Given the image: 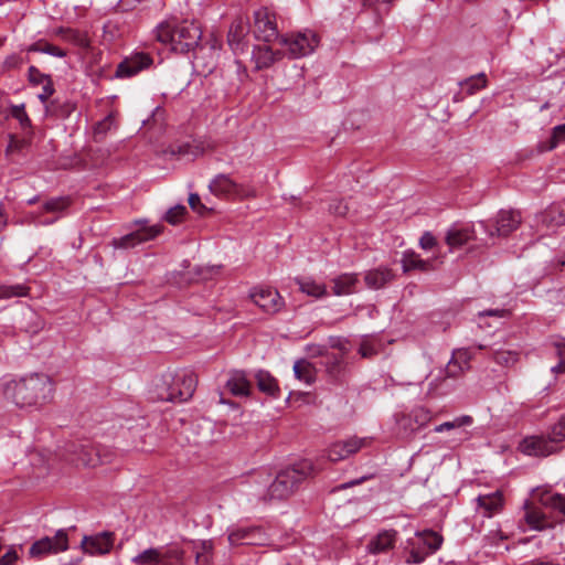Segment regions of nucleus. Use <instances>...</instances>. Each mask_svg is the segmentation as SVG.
I'll return each mask as SVG.
<instances>
[{
  "mask_svg": "<svg viewBox=\"0 0 565 565\" xmlns=\"http://www.w3.org/2000/svg\"><path fill=\"white\" fill-rule=\"evenodd\" d=\"M53 382L43 373H32L2 385V395L20 408L40 407L52 399Z\"/></svg>",
  "mask_w": 565,
  "mask_h": 565,
  "instance_id": "f257e3e1",
  "label": "nucleus"
},
{
  "mask_svg": "<svg viewBox=\"0 0 565 565\" xmlns=\"http://www.w3.org/2000/svg\"><path fill=\"white\" fill-rule=\"evenodd\" d=\"M154 38L162 44L170 45L177 53H188L194 50L201 39V30L194 23L163 21L153 31Z\"/></svg>",
  "mask_w": 565,
  "mask_h": 565,
  "instance_id": "f03ea898",
  "label": "nucleus"
},
{
  "mask_svg": "<svg viewBox=\"0 0 565 565\" xmlns=\"http://www.w3.org/2000/svg\"><path fill=\"white\" fill-rule=\"evenodd\" d=\"M313 473L310 460H301L291 467L279 471L275 479L270 478L269 500H284L289 498L299 486Z\"/></svg>",
  "mask_w": 565,
  "mask_h": 565,
  "instance_id": "7ed1b4c3",
  "label": "nucleus"
},
{
  "mask_svg": "<svg viewBox=\"0 0 565 565\" xmlns=\"http://www.w3.org/2000/svg\"><path fill=\"white\" fill-rule=\"evenodd\" d=\"M64 457L71 463L84 467H96L111 461L108 449L90 440L68 441L65 445Z\"/></svg>",
  "mask_w": 565,
  "mask_h": 565,
  "instance_id": "20e7f679",
  "label": "nucleus"
},
{
  "mask_svg": "<svg viewBox=\"0 0 565 565\" xmlns=\"http://www.w3.org/2000/svg\"><path fill=\"white\" fill-rule=\"evenodd\" d=\"M320 39L312 30H303L279 38L290 58H299L311 54L319 45Z\"/></svg>",
  "mask_w": 565,
  "mask_h": 565,
  "instance_id": "39448f33",
  "label": "nucleus"
},
{
  "mask_svg": "<svg viewBox=\"0 0 565 565\" xmlns=\"http://www.w3.org/2000/svg\"><path fill=\"white\" fill-rule=\"evenodd\" d=\"M184 552L175 545L149 547L131 558L136 565H182Z\"/></svg>",
  "mask_w": 565,
  "mask_h": 565,
  "instance_id": "423d86ee",
  "label": "nucleus"
},
{
  "mask_svg": "<svg viewBox=\"0 0 565 565\" xmlns=\"http://www.w3.org/2000/svg\"><path fill=\"white\" fill-rule=\"evenodd\" d=\"M198 384L196 375L191 370H181L175 372L171 377L168 393L161 395L162 399L182 403L190 399Z\"/></svg>",
  "mask_w": 565,
  "mask_h": 565,
  "instance_id": "0eeeda50",
  "label": "nucleus"
},
{
  "mask_svg": "<svg viewBox=\"0 0 565 565\" xmlns=\"http://www.w3.org/2000/svg\"><path fill=\"white\" fill-rule=\"evenodd\" d=\"M372 438L352 436L348 439L338 440L327 449V457L332 462H338L356 454L361 449L370 446Z\"/></svg>",
  "mask_w": 565,
  "mask_h": 565,
  "instance_id": "6e6552de",
  "label": "nucleus"
},
{
  "mask_svg": "<svg viewBox=\"0 0 565 565\" xmlns=\"http://www.w3.org/2000/svg\"><path fill=\"white\" fill-rule=\"evenodd\" d=\"M68 548V536L65 530H58L53 537L45 536L34 542L29 551L33 558H43L51 554H57Z\"/></svg>",
  "mask_w": 565,
  "mask_h": 565,
  "instance_id": "1a4fd4ad",
  "label": "nucleus"
},
{
  "mask_svg": "<svg viewBox=\"0 0 565 565\" xmlns=\"http://www.w3.org/2000/svg\"><path fill=\"white\" fill-rule=\"evenodd\" d=\"M253 33L256 39L264 42L278 39L276 15L268 8H259L254 12Z\"/></svg>",
  "mask_w": 565,
  "mask_h": 565,
  "instance_id": "9d476101",
  "label": "nucleus"
},
{
  "mask_svg": "<svg viewBox=\"0 0 565 565\" xmlns=\"http://www.w3.org/2000/svg\"><path fill=\"white\" fill-rule=\"evenodd\" d=\"M252 301L265 313L275 315L279 312L285 302L276 289L267 287H255L249 292Z\"/></svg>",
  "mask_w": 565,
  "mask_h": 565,
  "instance_id": "9b49d317",
  "label": "nucleus"
},
{
  "mask_svg": "<svg viewBox=\"0 0 565 565\" xmlns=\"http://www.w3.org/2000/svg\"><path fill=\"white\" fill-rule=\"evenodd\" d=\"M269 482L270 475L267 471H257L249 475L243 486L245 494L249 497L250 501L269 502Z\"/></svg>",
  "mask_w": 565,
  "mask_h": 565,
  "instance_id": "f8f14e48",
  "label": "nucleus"
},
{
  "mask_svg": "<svg viewBox=\"0 0 565 565\" xmlns=\"http://www.w3.org/2000/svg\"><path fill=\"white\" fill-rule=\"evenodd\" d=\"M152 57L143 52L131 54L121 61L116 70V77L128 78L137 75L139 72L149 68L152 64Z\"/></svg>",
  "mask_w": 565,
  "mask_h": 565,
  "instance_id": "ddd939ff",
  "label": "nucleus"
},
{
  "mask_svg": "<svg viewBox=\"0 0 565 565\" xmlns=\"http://www.w3.org/2000/svg\"><path fill=\"white\" fill-rule=\"evenodd\" d=\"M162 231L161 225H152V226H143L138 228L135 232H131L122 237L114 238L113 246L115 248H131L141 244L143 242H148L157 237Z\"/></svg>",
  "mask_w": 565,
  "mask_h": 565,
  "instance_id": "4468645a",
  "label": "nucleus"
},
{
  "mask_svg": "<svg viewBox=\"0 0 565 565\" xmlns=\"http://www.w3.org/2000/svg\"><path fill=\"white\" fill-rule=\"evenodd\" d=\"M114 539L115 534L108 531L89 536L85 535L82 540V547L90 555H105L110 552Z\"/></svg>",
  "mask_w": 565,
  "mask_h": 565,
  "instance_id": "2eb2a0df",
  "label": "nucleus"
},
{
  "mask_svg": "<svg viewBox=\"0 0 565 565\" xmlns=\"http://www.w3.org/2000/svg\"><path fill=\"white\" fill-rule=\"evenodd\" d=\"M519 449L529 456L545 457L556 451L557 447L550 436H530L521 441Z\"/></svg>",
  "mask_w": 565,
  "mask_h": 565,
  "instance_id": "dca6fc26",
  "label": "nucleus"
},
{
  "mask_svg": "<svg viewBox=\"0 0 565 565\" xmlns=\"http://www.w3.org/2000/svg\"><path fill=\"white\" fill-rule=\"evenodd\" d=\"M210 192L218 198L232 199L241 195V185L227 174H217L209 184Z\"/></svg>",
  "mask_w": 565,
  "mask_h": 565,
  "instance_id": "f3484780",
  "label": "nucleus"
},
{
  "mask_svg": "<svg viewBox=\"0 0 565 565\" xmlns=\"http://www.w3.org/2000/svg\"><path fill=\"white\" fill-rule=\"evenodd\" d=\"M248 32L249 25L244 18H237L232 22L227 34V43L235 54L245 50V39Z\"/></svg>",
  "mask_w": 565,
  "mask_h": 565,
  "instance_id": "a211bd4d",
  "label": "nucleus"
},
{
  "mask_svg": "<svg viewBox=\"0 0 565 565\" xmlns=\"http://www.w3.org/2000/svg\"><path fill=\"white\" fill-rule=\"evenodd\" d=\"M503 508V497L500 491L481 494L476 498V511L483 518H492Z\"/></svg>",
  "mask_w": 565,
  "mask_h": 565,
  "instance_id": "6ab92c4d",
  "label": "nucleus"
},
{
  "mask_svg": "<svg viewBox=\"0 0 565 565\" xmlns=\"http://www.w3.org/2000/svg\"><path fill=\"white\" fill-rule=\"evenodd\" d=\"M523 510V520L530 530L543 531L551 525L545 513L534 502L526 500Z\"/></svg>",
  "mask_w": 565,
  "mask_h": 565,
  "instance_id": "aec40b11",
  "label": "nucleus"
},
{
  "mask_svg": "<svg viewBox=\"0 0 565 565\" xmlns=\"http://www.w3.org/2000/svg\"><path fill=\"white\" fill-rule=\"evenodd\" d=\"M396 541L397 531L383 530L369 541L366 550L371 554L387 553L394 548Z\"/></svg>",
  "mask_w": 565,
  "mask_h": 565,
  "instance_id": "412c9836",
  "label": "nucleus"
},
{
  "mask_svg": "<svg viewBox=\"0 0 565 565\" xmlns=\"http://www.w3.org/2000/svg\"><path fill=\"white\" fill-rule=\"evenodd\" d=\"M521 223V215L518 211L501 210L495 217V232L498 236H508L518 228Z\"/></svg>",
  "mask_w": 565,
  "mask_h": 565,
  "instance_id": "4be33fe9",
  "label": "nucleus"
},
{
  "mask_svg": "<svg viewBox=\"0 0 565 565\" xmlns=\"http://www.w3.org/2000/svg\"><path fill=\"white\" fill-rule=\"evenodd\" d=\"M395 279V274L388 267H377L364 274V282L370 289H381Z\"/></svg>",
  "mask_w": 565,
  "mask_h": 565,
  "instance_id": "5701e85b",
  "label": "nucleus"
},
{
  "mask_svg": "<svg viewBox=\"0 0 565 565\" xmlns=\"http://www.w3.org/2000/svg\"><path fill=\"white\" fill-rule=\"evenodd\" d=\"M282 53L274 51L270 46L258 45L253 50L252 58L257 70L268 68L277 61L281 60Z\"/></svg>",
  "mask_w": 565,
  "mask_h": 565,
  "instance_id": "b1692460",
  "label": "nucleus"
},
{
  "mask_svg": "<svg viewBox=\"0 0 565 565\" xmlns=\"http://www.w3.org/2000/svg\"><path fill=\"white\" fill-rule=\"evenodd\" d=\"M533 498L542 505L557 510L565 516V495L537 488L533 490Z\"/></svg>",
  "mask_w": 565,
  "mask_h": 565,
  "instance_id": "393cba45",
  "label": "nucleus"
},
{
  "mask_svg": "<svg viewBox=\"0 0 565 565\" xmlns=\"http://www.w3.org/2000/svg\"><path fill=\"white\" fill-rule=\"evenodd\" d=\"M262 534V531L259 527H239L236 530H233L228 534V541L232 545H238V544H247V545H254L258 544L257 536Z\"/></svg>",
  "mask_w": 565,
  "mask_h": 565,
  "instance_id": "a878e982",
  "label": "nucleus"
},
{
  "mask_svg": "<svg viewBox=\"0 0 565 565\" xmlns=\"http://www.w3.org/2000/svg\"><path fill=\"white\" fill-rule=\"evenodd\" d=\"M359 278L356 274H342L332 279V291L337 296L350 295L356 291Z\"/></svg>",
  "mask_w": 565,
  "mask_h": 565,
  "instance_id": "bb28decb",
  "label": "nucleus"
},
{
  "mask_svg": "<svg viewBox=\"0 0 565 565\" xmlns=\"http://www.w3.org/2000/svg\"><path fill=\"white\" fill-rule=\"evenodd\" d=\"M401 263L404 273H408L415 269L420 271H429L434 268L430 260L422 259L420 256L414 250L404 252Z\"/></svg>",
  "mask_w": 565,
  "mask_h": 565,
  "instance_id": "cd10ccee",
  "label": "nucleus"
},
{
  "mask_svg": "<svg viewBox=\"0 0 565 565\" xmlns=\"http://www.w3.org/2000/svg\"><path fill=\"white\" fill-rule=\"evenodd\" d=\"M170 151L171 154L177 156L179 159L192 161L203 154L204 148L201 143L193 141L172 146Z\"/></svg>",
  "mask_w": 565,
  "mask_h": 565,
  "instance_id": "c85d7f7f",
  "label": "nucleus"
},
{
  "mask_svg": "<svg viewBox=\"0 0 565 565\" xmlns=\"http://www.w3.org/2000/svg\"><path fill=\"white\" fill-rule=\"evenodd\" d=\"M226 386L236 396H247L250 390V383L243 372H234L227 380Z\"/></svg>",
  "mask_w": 565,
  "mask_h": 565,
  "instance_id": "c756f323",
  "label": "nucleus"
},
{
  "mask_svg": "<svg viewBox=\"0 0 565 565\" xmlns=\"http://www.w3.org/2000/svg\"><path fill=\"white\" fill-rule=\"evenodd\" d=\"M471 237L472 233L469 227L452 226L447 232L446 243L452 249L465 245Z\"/></svg>",
  "mask_w": 565,
  "mask_h": 565,
  "instance_id": "7c9ffc66",
  "label": "nucleus"
},
{
  "mask_svg": "<svg viewBox=\"0 0 565 565\" xmlns=\"http://www.w3.org/2000/svg\"><path fill=\"white\" fill-rule=\"evenodd\" d=\"M117 127L116 116L114 113L108 114L105 118L97 121L93 128V138L96 142H102L106 135Z\"/></svg>",
  "mask_w": 565,
  "mask_h": 565,
  "instance_id": "2f4dec72",
  "label": "nucleus"
},
{
  "mask_svg": "<svg viewBox=\"0 0 565 565\" xmlns=\"http://www.w3.org/2000/svg\"><path fill=\"white\" fill-rule=\"evenodd\" d=\"M295 376L305 382L306 384H311L316 380V369L315 366L307 360H298L294 364Z\"/></svg>",
  "mask_w": 565,
  "mask_h": 565,
  "instance_id": "473e14b6",
  "label": "nucleus"
},
{
  "mask_svg": "<svg viewBox=\"0 0 565 565\" xmlns=\"http://www.w3.org/2000/svg\"><path fill=\"white\" fill-rule=\"evenodd\" d=\"M28 52L45 53L55 57H65L66 51L49 43L45 40H39L32 43L28 49Z\"/></svg>",
  "mask_w": 565,
  "mask_h": 565,
  "instance_id": "72a5a7b5",
  "label": "nucleus"
},
{
  "mask_svg": "<svg viewBox=\"0 0 565 565\" xmlns=\"http://www.w3.org/2000/svg\"><path fill=\"white\" fill-rule=\"evenodd\" d=\"M484 348V345L479 344L472 348L456 349L452 351L451 358L468 371L470 369V361L475 356V350H483Z\"/></svg>",
  "mask_w": 565,
  "mask_h": 565,
  "instance_id": "f704fd0d",
  "label": "nucleus"
},
{
  "mask_svg": "<svg viewBox=\"0 0 565 565\" xmlns=\"http://www.w3.org/2000/svg\"><path fill=\"white\" fill-rule=\"evenodd\" d=\"M418 536L429 554L436 552L443 543V537L434 531H424Z\"/></svg>",
  "mask_w": 565,
  "mask_h": 565,
  "instance_id": "c9c22d12",
  "label": "nucleus"
},
{
  "mask_svg": "<svg viewBox=\"0 0 565 565\" xmlns=\"http://www.w3.org/2000/svg\"><path fill=\"white\" fill-rule=\"evenodd\" d=\"M461 87L469 95H473L476 92L484 88L487 86V77L484 73H479L475 76H471L463 82L460 83Z\"/></svg>",
  "mask_w": 565,
  "mask_h": 565,
  "instance_id": "e433bc0d",
  "label": "nucleus"
},
{
  "mask_svg": "<svg viewBox=\"0 0 565 565\" xmlns=\"http://www.w3.org/2000/svg\"><path fill=\"white\" fill-rule=\"evenodd\" d=\"M258 388L269 395H275L278 387L275 379L267 372L259 371L256 375Z\"/></svg>",
  "mask_w": 565,
  "mask_h": 565,
  "instance_id": "4c0bfd02",
  "label": "nucleus"
},
{
  "mask_svg": "<svg viewBox=\"0 0 565 565\" xmlns=\"http://www.w3.org/2000/svg\"><path fill=\"white\" fill-rule=\"evenodd\" d=\"M299 289L312 297H321L326 294V287L311 279H296Z\"/></svg>",
  "mask_w": 565,
  "mask_h": 565,
  "instance_id": "58836bf2",
  "label": "nucleus"
},
{
  "mask_svg": "<svg viewBox=\"0 0 565 565\" xmlns=\"http://www.w3.org/2000/svg\"><path fill=\"white\" fill-rule=\"evenodd\" d=\"M493 360L503 366L514 365L519 360V353L512 350H495L492 353Z\"/></svg>",
  "mask_w": 565,
  "mask_h": 565,
  "instance_id": "ea45409f",
  "label": "nucleus"
},
{
  "mask_svg": "<svg viewBox=\"0 0 565 565\" xmlns=\"http://www.w3.org/2000/svg\"><path fill=\"white\" fill-rule=\"evenodd\" d=\"M472 423V418L468 415H463L460 417L455 418L451 422H445L434 428L435 433H443L445 430H451L455 428H459L462 426H468Z\"/></svg>",
  "mask_w": 565,
  "mask_h": 565,
  "instance_id": "a19ab883",
  "label": "nucleus"
},
{
  "mask_svg": "<svg viewBox=\"0 0 565 565\" xmlns=\"http://www.w3.org/2000/svg\"><path fill=\"white\" fill-rule=\"evenodd\" d=\"M29 288L24 285H12L0 287V299H9L13 297H24L28 295Z\"/></svg>",
  "mask_w": 565,
  "mask_h": 565,
  "instance_id": "79ce46f5",
  "label": "nucleus"
},
{
  "mask_svg": "<svg viewBox=\"0 0 565 565\" xmlns=\"http://www.w3.org/2000/svg\"><path fill=\"white\" fill-rule=\"evenodd\" d=\"M548 436L555 445L565 440V414L551 427Z\"/></svg>",
  "mask_w": 565,
  "mask_h": 565,
  "instance_id": "37998d69",
  "label": "nucleus"
},
{
  "mask_svg": "<svg viewBox=\"0 0 565 565\" xmlns=\"http://www.w3.org/2000/svg\"><path fill=\"white\" fill-rule=\"evenodd\" d=\"M70 205L67 198H54L46 201L43 205L45 212L57 213L64 211Z\"/></svg>",
  "mask_w": 565,
  "mask_h": 565,
  "instance_id": "c03bdc74",
  "label": "nucleus"
},
{
  "mask_svg": "<svg viewBox=\"0 0 565 565\" xmlns=\"http://www.w3.org/2000/svg\"><path fill=\"white\" fill-rule=\"evenodd\" d=\"M57 34L62 35L64 40L73 42L82 47L88 45L87 40L82 36L77 31L71 29H58Z\"/></svg>",
  "mask_w": 565,
  "mask_h": 565,
  "instance_id": "a18cd8bd",
  "label": "nucleus"
},
{
  "mask_svg": "<svg viewBox=\"0 0 565 565\" xmlns=\"http://www.w3.org/2000/svg\"><path fill=\"white\" fill-rule=\"evenodd\" d=\"M11 115L20 122L22 128L31 127V119L29 118L23 104L13 106Z\"/></svg>",
  "mask_w": 565,
  "mask_h": 565,
  "instance_id": "49530a36",
  "label": "nucleus"
},
{
  "mask_svg": "<svg viewBox=\"0 0 565 565\" xmlns=\"http://www.w3.org/2000/svg\"><path fill=\"white\" fill-rule=\"evenodd\" d=\"M342 362V356L338 354H328L324 356L326 367L332 375H335L341 371Z\"/></svg>",
  "mask_w": 565,
  "mask_h": 565,
  "instance_id": "de8ad7c7",
  "label": "nucleus"
},
{
  "mask_svg": "<svg viewBox=\"0 0 565 565\" xmlns=\"http://www.w3.org/2000/svg\"><path fill=\"white\" fill-rule=\"evenodd\" d=\"M411 418L417 424L418 427L425 426L430 419L431 414L424 407H416L411 414Z\"/></svg>",
  "mask_w": 565,
  "mask_h": 565,
  "instance_id": "09e8293b",
  "label": "nucleus"
},
{
  "mask_svg": "<svg viewBox=\"0 0 565 565\" xmlns=\"http://www.w3.org/2000/svg\"><path fill=\"white\" fill-rule=\"evenodd\" d=\"M186 213V207L183 205H177L171 207L166 214V221L172 225L178 224L184 214Z\"/></svg>",
  "mask_w": 565,
  "mask_h": 565,
  "instance_id": "8fccbe9b",
  "label": "nucleus"
},
{
  "mask_svg": "<svg viewBox=\"0 0 565 565\" xmlns=\"http://www.w3.org/2000/svg\"><path fill=\"white\" fill-rule=\"evenodd\" d=\"M467 370L463 369L455 359H450L445 367L446 377L457 379L461 376Z\"/></svg>",
  "mask_w": 565,
  "mask_h": 565,
  "instance_id": "3c124183",
  "label": "nucleus"
},
{
  "mask_svg": "<svg viewBox=\"0 0 565 565\" xmlns=\"http://www.w3.org/2000/svg\"><path fill=\"white\" fill-rule=\"evenodd\" d=\"M28 78L31 84H34V85L41 84L42 85L47 79H51V76L41 73L40 70H38L35 66H30L29 71H28Z\"/></svg>",
  "mask_w": 565,
  "mask_h": 565,
  "instance_id": "603ef678",
  "label": "nucleus"
},
{
  "mask_svg": "<svg viewBox=\"0 0 565 565\" xmlns=\"http://www.w3.org/2000/svg\"><path fill=\"white\" fill-rule=\"evenodd\" d=\"M559 362L552 367V372L559 374L565 372V343L558 342L555 344Z\"/></svg>",
  "mask_w": 565,
  "mask_h": 565,
  "instance_id": "864d4df0",
  "label": "nucleus"
},
{
  "mask_svg": "<svg viewBox=\"0 0 565 565\" xmlns=\"http://www.w3.org/2000/svg\"><path fill=\"white\" fill-rule=\"evenodd\" d=\"M427 555H429V553L425 548L413 547L406 558V562L408 564H420L425 561Z\"/></svg>",
  "mask_w": 565,
  "mask_h": 565,
  "instance_id": "5fc2aeb1",
  "label": "nucleus"
},
{
  "mask_svg": "<svg viewBox=\"0 0 565 565\" xmlns=\"http://www.w3.org/2000/svg\"><path fill=\"white\" fill-rule=\"evenodd\" d=\"M438 245L436 237L430 232H425L419 238V246L425 250H431Z\"/></svg>",
  "mask_w": 565,
  "mask_h": 565,
  "instance_id": "6e6d98bb",
  "label": "nucleus"
},
{
  "mask_svg": "<svg viewBox=\"0 0 565 565\" xmlns=\"http://www.w3.org/2000/svg\"><path fill=\"white\" fill-rule=\"evenodd\" d=\"M563 141H565V124L558 125L553 128L551 148L556 147L558 143H561Z\"/></svg>",
  "mask_w": 565,
  "mask_h": 565,
  "instance_id": "4d7b16f0",
  "label": "nucleus"
},
{
  "mask_svg": "<svg viewBox=\"0 0 565 565\" xmlns=\"http://www.w3.org/2000/svg\"><path fill=\"white\" fill-rule=\"evenodd\" d=\"M54 87L52 79H47L44 84H42V92L39 94V99L45 104L47 99L53 95Z\"/></svg>",
  "mask_w": 565,
  "mask_h": 565,
  "instance_id": "13d9d810",
  "label": "nucleus"
},
{
  "mask_svg": "<svg viewBox=\"0 0 565 565\" xmlns=\"http://www.w3.org/2000/svg\"><path fill=\"white\" fill-rule=\"evenodd\" d=\"M22 64L23 58L21 56H19L18 54H11L4 60L3 67L6 70H14L19 68Z\"/></svg>",
  "mask_w": 565,
  "mask_h": 565,
  "instance_id": "bf43d9fd",
  "label": "nucleus"
},
{
  "mask_svg": "<svg viewBox=\"0 0 565 565\" xmlns=\"http://www.w3.org/2000/svg\"><path fill=\"white\" fill-rule=\"evenodd\" d=\"M189 205H190V207L193 211H195L198 213H203V212H205L207 210L205 207V205L201 203V198L196 193H191L190 194V196H189Z\"/></svg>",
  "mask_w": 565,
  "mask_h": 565,
  "instance_id": "052dcab7",
  "label": "nucleus"
},
{
  "mask_svg": "<svg viewBox=\"0 0 565 565\" xmlns=\"http://www.w3.org/2000/svg\"><path fill=\"white\" fill-rule=\"evenodd\" d=\"M18 559L14 547H10L2 556H0V565H13Z\"/></svg>",
  "mask_w": 565,
  "mask_h": 565,
  "instance_id": "680f3d73",
  "label": "nucleus"
},
{
  "mask_svg": "<svg viewBox=\"0 0 565 565\" xmlns=\"http://www.w3.org/2000/svg\"><path fill=\"white\" fill-rule=\"evenodd\" d=\"M348 205L344 204L341 200L334 201L329 206L330 213L339 216H344L348 213Z\"/></svg>",
  "mask_w": 565,
  "mask_h": 565,
  "instance_id": "e2e57ef3",
  "label": "nucleus"
},
{
  "mask_svg": "<svg viewBox=\"0 0 565 565\" xmlns=\"http://www.w3.org/2000/svg\"><path fill=\"white\" fill-rule=\"evenodd\" d=\"M509 310H505V309H489V310H484V311H480L478 313V316L481 318V317H498V318H503V317H507L509 315Z\"/></svg>",
  "mask_w": 565,
  "mask_h": 565,
  "instance_id": "0e129e2a",
  "label": "nucleus"
},
{
  "mask_svg": "<svg viewBox=\"0 0 565 565\" xmlns=\"http://www.w3.org/2000/svg\"><path fill=\"white\" fill-rule=\"evenodd\" d=\"M359 353L362 358H371L376 354V350L372 344L363 342L359 348Z\"/></svg>",
  "mask_w": 565,
  "mask_h": 565,
  "instance_id": "69168bd1",
  "label": "nucleus"
},
{
  "mask_svg": "<svg viewBox=\"0 0 565 565\" xmlns=\"http://www.w3.org/2000/svg\"><path fill=\"white\" fill-rule=\"evenodd\" d=\"M202 552L201 553H196V562L198 563H207L209 562V552L211 550V545L207 544L206 542H203L202 543Z\"/></svg>",
  "mask_w": 565,
  "mask_h": 565,
  "instance_id": "338daca9",
  "label": "nucleus"
},
{
  "mask_svg": "<svg viewBox=\"0 0 565 565\" xmlns=\"http://www.w3.org/2000/svg\"><path fill=\"white\" fill-rule=\"evenodd\" d=\"M554 213H555V210H550L548 212H546L543 216V221L544 222H548V223H552L555 221V225H562L565 223V217L563 215H559V220H555L554 217Z\"/></svg>",
  "mask_w": 565,
  "mask_h": 565,
  "instance_id": "774afa93",
  "label": "nucleus"
}]
</instances>
